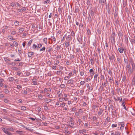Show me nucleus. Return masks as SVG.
Instances as JSON below:
<instances>
[{"mask_svg": "<svg viewBox=\"0 0 135 135\" xmlns=\"http://www.w3.org/2000/svg\"><path fill=\"white\" fill-rule=\"evenodd\" d=\"M115 33L114 31H113L112 34L110 37V39L111 41L112 40H113L114 42H115Z\"/></svg>", "mask_w": 135, "mask_h": 135, "instance_id": "nucleus-1", "label": "nucleus"}, {"mask_svg": "<svg viewBox=\"0 0 135 135\" xmlns=\"http://www.w3.org/2000/svg\"><path fill=\"white\" fill-rule=\"evenodd\" d=\"M99 111L98 112V115L99 116H100L102 114L104 110L102 108H99Z\"/></svg>", "mask_w": 135, "mask_h": 135, "instance_id": "nucleus-2", "label": "nucleus"}, {"mask_svg": "<svg viewBox=\"0 0 135 135\" xmlns=\"http://www.w3.org/2000/svg\"><path fill=\"white\" fill-rule=\"evenodd\" d=\"M69 126L70 127L72 128H74V127L73 126L74 125V123L73 122H69Z\"/></svg>", "mask_w": 135, "mask_h": 135, "instance_id": "nucleus-3", "label": "nucleus"}, {"mask_svg": "<svg viewBox=\"0 0 135 135\" xmlns=\"http://www.w3.org/2000/svg\"><path fill=\"white\" fill-rule=\"evenodd\" d=\"M99 2L102 6L104 5L105 3L106 4V0H100Z\"/></svg>", "mask_w": 135, "mask_h": 135, "instance_id": "nucleus-4", "label": "nucleus"}, {"mask_svg": "<svg viewBox=\"0 0 135 135\" xmlns=\"http://www.w3.org/2000/svg\"><path fill=\"white\" fill-rule=\"evenodd\" d=\"M37 80V79H36L35 78H34L32 80V83H33V85H36L38 84H37V82L36 81Z\"/></svg>", "mask_w": 135, "mask_h": 135, "instance_id": "nucleus-5", "label": "nucleus"}, {"mask_svg": "<svg viewBox=\"0 0 135 135\" xmlns=\"http://www.w3.org/2000/svg\"><path fill=\"white\" fill-rule=\"evenodd\" d=\"M109 59L110 61H112L115 58V56L113 54H112L110 56H109Z\"/></svg>", "mask_w": 135, "mask_h": 135, "instance_id": "nucleus-6", "label": "nucleus"}, {"mask_svg": "<svg viewBox=\"0 0 135 135\" xmlns=\"http://www.w3.org/2000/svg\"><path fill=\"white\" fill-rule=\"evenodd\" d=\"M66 39L67 41L70 42L71 40L72 37L70 35H69L66 37Z\"/></svg>", "mask_w": 135, "mask_h": 135, "instance_id": "nucleus-7", "label": "nucleus"}, {"mask_svg": "<svg viewBox=\"0 0 135 135\" xmlns=\"http://www.w3.org/2000/svg\"><path fill=\"white\" fill-rule=\"evenodd\" d=\"M73 81L74 80L73 79H70L68 81V84H70L71 85H74V84H73Z\"/></svg>", "mask_w": 135, "mask_h": 135, "instance_id": "nucleus-8", "label": "nucleus"}, {"mask_svg": "<svg viewBox=\"0 0 135 135\" xmlns=\"http://www.w3.org/2000/svg\"><path fill=\"white\" fill-rule=\"evenodd\" d=\"M118 50L119 52L122 54L123 53V51H124V50H126V49H122V48H119Z\"/></svg>", "mask_w": 135, "mask_h": 135, "instance_id": "nucleus-9", "label": "nucleus"}, {"mask_svg": "<svg viewBox=\"0 0 135 135\" xmlns=\"http://www.w3.org/2000/svg\"><path fill=\"white\" fill-rule=\"evenodd\" d=\"M51 100L50 99L45 98L44 99V100L47 103H49V102H51Z\"/></svg>", "mask_w": 135, "mask_h": 135, "instance_id": "nucleus-10", "label": "nucleus"}, {"mask_svg": "<svg viewBox=\"0 0 135 135\" xmlns=\"http://www.w3.org/2000/svg\"><path fill=\"white\" fill-rule=\"evenodd\" d=\"M89 72L91 74V76H93L95 74L94 71L93 69H91L89 70Z\"/></svg>", "mask_w": 135, "mask_h": 135, "instance_id": "nucleus-11", "label": "nucleus"}, {"mask_svg": "<svg viewBox=\"0 0 135 135\" xmlns=\"http://www.w3.org/2000/svg\"><path fill=\"white\" fill-rule=\"evenodd\" d=\"M44 42L46 45L47 44V38H45L43 40Z\"/></svg>", "mask_w": 135, "mask_h": 135, "instance_id": "nucleus-12", "label": "nucleus"}, {"mask_svg": "<svg viewBox=\"0 0 135 135\" xmlns=\"http://www.w3.org/2000/svg\"><path fill=\"white\" fill-rule=\"evenodd\" d=\"M34 53L33 52H28V55L29 57H30L31 56L33 55Z\"/></svg>", "mask_w": 135, "mask_h": 135, "instance_id": "nucleus-13", "label": "nucleus"}, {"mask_svg": "<svg viewBox=\"0 0 135 135\" xmlns=\"http://www.w3.org/2000/svg\"><path fill=\"white\" fill-rule=\"evenodd\" d=\"M29 118L32 120L33 121H34L35 120V119L37 120H40L41 121H42L41 120L39 119H36V118H32L30 117Z\"/></svg>", "mask_w": 135, "mask_h": 135, "instance_id": "nucleus-14", "label": "nucleus"}, {"mask_svg": "<svg viewBox=\"0 0 135 135\" xmlns=\"http://www.w3.org/2000/svg\"><path fill=\"white\" fill-rule=\"evenodd\" d=\"M128 73L129 75L131 74L133 72V71L131 70V68L128 69Z\"/></svg>", "mask_w": 135, "mask_h": 135, "instance_id": "nucleus-15", "label": "nucleus"}, {"mask_svg": "<svg viewBox=\"0 0 135 135\" xmlns=\"http://www.w3.org/2000/svg\"><path fill=\"white\" fill-rule=\"evenodd\" d=\"M124 60L125 62L126 63H128V60L127 56L126 57V58L124 57Z\"/></svg>", "mask_w": 135, "mask_h": 135, "instance_id": "nucleus-16", "label": "nucleus"}, {"mask_svg": "<svg viewBox=\"0 0 135 135\" xmlns=\"http://www.w3.org/2000/svg\"><path fill=\"white\" fill-rule=\"evenodd\" d=\"M98 76V74L96 73L95 74V75H94V79L96 81H97V77Z\"/></svg>", "mask_w": 135, "mask_h": 135, "instance_id": "nucleus-17", "label": "nucleus"}, {"mask_svg": "<svg viewBox=\"0 0 135 135\" xmlns=\"http://www.w3.org/2000/svg\"><path fill=\"white\" fill-rule=\"evenodd\" d=\"M32 40H30L28 42L27 44V46L28 47L30 46L32 42Z\"/></svg>", "mask_w": 135, "mask_h": 135, "instance_id": "nucleus-18", "label": "nucleus"}, {"mask_svg": "<svg viewBox=\"0 0 135 135\" xmlns=\"http://www.w3.org/2000/svg\"><path fill=\"white\" fill-rule=\"evenodd\" d=\"M70 42L66 41L65 43V45L66 47H68L70 45Z\"/></svg>", "mask_w": 135, "mask_h": 135, "instance_id": "nucleus-19", "label": "nucleus"}, {"mask_svg": "<svg viewBox=\"0 0 135 135\" xmlns=\"http://www.w3.org/2000/svg\"><path fill=\"white\" fill-rule=\"evenodd\" d=\"M90 15L91 16L93 17L94 16V13L93 10H91L90 12Z\"/></svg>", "mask_w": 135, "mask_h": 135, "instance_id": "nucleus-20", "label": "nucleus"}, {"mask_svg": "<svg viewBox=\"0 0 135 135\" xmlns=\"http://www.w3.org/2000/svg\"><path fill=\"white\" fill-rule=\"evenodd\" d=\"M62 72L60 71H57L56 72V74L58 75H60V74H61Z\"/></svg>", "mask_w": 135, "mask_h": 135, "instance_id": "nucleus-21", "label": "nucleus"}, {"mask_svg": "<svg viewBox=\"0 0 135 135\" xmlns=\"http://www.w3.org/2000/svg\"><path fill=\"white\" fill-rule=\"evenodd\" d=\"M98 107L96 105H95L92 104V107L94 109H96Z\"/></svg>", "mask_w": 135, "mask_h": 135, "instance_id": "nucleus-22", "label": "nucleus"}, {"mask_svg": "<svg viewBox=\"0 0 135 135\" xmlns=\"http://www.w3.org/2000/svg\"><path fill=\"white\" fill-rule=\"evenodd\" d=\"M8 64L9 65H12V66H15L16 65V63L15 62H11L10 63H9Z\"/></svg>", "mask_w": 135, "mask_h": 135, "instance_id": "nucleus-23", "label": "nucleus"}, {"mask_svg": "<svg viewBox=\"0 0 135 135\" xmlns=\"http://www.w3.org/2000/svg\"><path fill=\"white\" fill-rule=\"evenodd\" d=\"M78 41L81 44L83 41L82 37H79L78 38Z\"/></svg>", "mask_w": 135, "mask_h": 135, "instance_id": "nucleus-24", "label": "nucleus"}, {"mask_svg": "<svg viewBox=\"0 0 135 135\" xmlns=\"http://www.w3.org/2000/svg\"><path fill=\"white\" fill-rule=\"evenodd\" d=\"M100 79L102 80H104V75H103L102 74H101V75L100 76Z\"/></svg>", "mask_w": 135, "mask_h": 135, "instance_id": "nucleus-25", "label": "nucleus"}, {"mask_svg": "<svg viewBox=\"0 0 135 135\" xmlns=\"http://www.w3.org/2000/svg\"><path fill=\"white\" fill-rule=\"evenodd\" d=\"M26 108L25 106H23L21 107V109L23 110H26Z\"/></svg>", "mask_w": 135, "mask_h": 135, "instance_id": "nucleus-26", "label": "nucleus"}, {"mask_svg": "<svg viewBox=\"0 0 135 135\" xmlns=\"http://www.w3.org/2000/svg\"><path fill=\"white\" fill-rule=\"evenodd\" d=\"M24 31V29L22 28H20L19 30V32L21 33Z\"/></svg>", "mask_w": 135, "mask_h": 135, "instance_id": "nucleus-27", "label": "nucleus"}, {"mask_svg": "<svg viewBox=\"0 0 135 135\" xmlns=\"http://www.w3.org/2000/svg\"><path fill=\"white\" fill-rule=\"evenodd\" d=\"M14 23L15 26H16L19 25V22L17 21H16Z\"/></svg>", "mask_w": 135, "mask_h": 135, "instance_id": "nucleus-28", "label": "nucleus"}, {"mask_svg": "<svg viewBox=\"0 0 135 135\" xmlns=\"http://www.w3.org/2000/svg\"><path fill=\"white\" fill-rule=\"evenodd\" d=\"M13 44L16 47L18 46V43L16 41H14L13 42Z\"/></svg>", "mask_w": 135, "mask_h": 135, "instance_id": "nucleus-29", "label": "nucleus"}, {"mask_svg": "<svg viewBox=\"0 0 135 135\" xmlns=\"http://www.w3.org/2000/svg\"><path fill=\"white\" fill-rule=\"evenodd\" d=\"M52 48L50 47H49L48 48V49L46 51H47L48 52H50V51H52Z\"/></svg>", "mask_w": 135, "mask_h": 135, "instance_id": "nucleus-30", "label": "nucleus"}, {"mask_svg": "<svg viewBox=\"0 0 135 135\" xmlns=\"http://www.w3.org/2000/svg\"><path fill=\"white\" fill-rule=\"evenodd\" d=\"M132 83L134 85H135V77H134L132 80Z\"/></svg>", "mask_w": 135, "mask_h": 135, "instance_id": "nucleus-31", "label": "nucleus"}, {"mask_svg": "<svg viewBox=\"0 0 135 135\" xmlns=\"http://www.w3.org/2000/svg\"><path fill=\"white\" fill-rule=\"evenodd\" d=\"M79 9L77 7H76L75 8V13H77L79 12Z\"/></svg>", "mask_w": 135, "mask_h": 135, "instance_id": "nucleus-32", "label": "nucleus"}, {"mask_svg": "<svg viewBox=\"0 0 135 135\" xmlns=\"http://www.w3.org/2000/svg\"><path fill=\"white\" fill-rule=\"evenodd\" d=\"M25 127L26 128V130H28L31 132H33V129H29V128H27V127Z\"/></svg>", "mask_w": 135, "mask_h": 135, "instance_id": "nucleus-33", "label": "nucleus"}, {"mask_svg": "<svg viewBox=\"0 0 135 135\" xmlns=\"http://www.w3.org/2000/svg\"><path fill=\"white\" fill-rule=\"evenodd\" d=\"M122 105L124 107V108L125 109L127 110V109L125 105V104L124 103V102L123 101V102H122Z\"/></svg>", "mask_w": 135, "mask_h": 135, "instance_id": "nucleus-34", "label": "nucleus"}, {"mask_svg": "<svg viewBox=\"0 0 135 135\" xmlns=\"http://www.w3.org/2000/svg\"><path fill=\"white\" fill-rule=\"evenodd\" d=\"M61 88H64L65 87V86L64 84H61L60 85Z\"/></svg>", "mask_w": 135, "mask_h": 135, "instance_id": "nucleus-35", "label": "nucleus"}, {"mask_svg": "<svg viewBox=\"0 0 135 135\" xmlns=\"http://www.w3.org/2000/svg\"><path fill=\"white\" fill-rule=\"evenodd\" d=\"M6 133H5L6 134H7L8 135H12V134L10 132H9L7 130V131L5 132Z\"/></svg>", "mask_w": 135, "mask_h": 135, "instance_id": "nucleus-36", "label": "nucleus"}, {"mask_svg": "<svg viewBox=\"0 0 135 135\" xmlns=\"http://www.w3.org/2000/svg\"><path fill=\"white\" fill-rule=\"evenodd\" d=\"M9 80V81H12L14 80V78L13 77H10L8 78Z\"/></svg>", "mask_w": 135, "mask_h": 135, "instance_id": "nucleus-37", "label": "nucleus"}, {"mask_svg": "<svg viewBox=\"0 0 135 135\" xmlns=\"http://www.w3.org/2000/svg\"><path fill=\"white\" fill-rule=\"evenodd\" d=\"M71 35L73 37L75 36V33L74 32V31H72L71 33Z\"/></svg>", "mask_w": 135, "mask_h": 135, "instance_id": "nucleus-38", "label": "nucleus"}, {"mask_svg": "<svg viewBox=\"0 0 135 135\" xmlns=\"http://www.w3.org/2000/svg\"><path fill=\"white\" fill-rule=\"evenodd\" d=\"M130 41L133 44V43L135 44V40L134 39H131L130 40Z\"/></svg>", "mask_w": 135, "mask_h": 135, "instance_id": "nucleus-39", "label": "nucleus"}, {"mask_svg": "<svg viewBox=\"0 0 135 135\" xmlns=\"http://www.w3.org/2000/svg\"><path fill=\"white\" fill-rule=\"evenodd\" d=\"M125 40L127 43V44L128 43V38L126 36H125Z\"/></svg>", "mask_w": 135, "mask_h": 135, "instance_id": "nucleus-40", "label": "nucleus"}, {"mask_svg": "<svg viewBox=\"0 0 135 135\" xmlns=\"http://www.w3.org/2000/svg\"><path fill=\"white\" fill-rule=\"evenodd\" d=\"M46 95L48 97H49L50 98H52V95H51V97H50V94L49 93H47Z\"/></svg>", "mask_w": 135, "mask_h": 135, "instance_id": "nucleus-41", "label": "nucleus"}, {"mask_svg": "<svg viewBox=\"0 0 135 135\" xmlns=\"http://www.w3.org/2000/svg\"><path fill=\"white\" fill-rule=\"evenodd\" d=\"M4 102L5 103H7L9 102V101L7 99H5L4 100Z\"/></svg>", "mask_w": 135, "mask_h": 135, "instance_id": "nucleus-42", "label": "nucleus"}, {"mask_svg": "<svg viewBox=\"0 0 135 135\" xmlns=\"http://www.w3.org/2000/svg\"><path fill=\"white\" fill-rule=\"evenodd\" d=\"M37 47V45H35V44H34L33 45V46H32V48L33 49H35Z\"/></svg>", "mask_w": 135, "mask_h": 135, "instance_id": "nucleus-43", "label": "nucleus"}, {"mask_svg": "<svg viewBox=\"0 0 135 135\" xmlns=\"http://www.w3.org/2000/svg\"><path fill=\"white\" fill-rule=\"evenodd\" d=\"M23 94H27V91L26 90H25L24 91H23Z\"/></svg>", "mask_w": 135, "mask_h": 135, "instance_id": "nucleus-44", "label": "nucleus"}, {"mask_svg": "<svg viewBox=\"0 0 135 135\" xmlns=\"http://www.w3.org/2000/svg\"><path fill=\"white\" fill-rule=\"evenodd\" d=\"M9 91L7 89H5L4 90V93L6 94H8V93H9Z\"/></svg>", "mask_w": 135, "mask_h": 135, "instance_id": "nucleus-45", "label": "nucleus"}, {"mask_svg": "<svg viewBox=\"0 0 135 135\" xmlns=\"http://www.w3.org/2000/svg\"><path fill=\"white\" fill-rule=\"evenodd\" d=\"M70 78V77H69L68 76H66L64 78V79L65 80H67L69 79Z\"/></svg>", "mask_w": 135, "mask_h": 135, "instance_id": "nucleus-46", "label": "nucleus"}, {"mask_svg": "<svg viewBox=\"0 0 135 135\" xmlns=\"http://www.w3.org/2000/svg\"><path fill=\"white\" fill-rule=\"evenodd\" d=\"M21 9L22 11L24 12H26V8L25 7H23L22 8H21Z\"/></svg>", "mask_w": 135, "mask_h": 135, "instance_id": "nucleus-47", "label": "nucleus"}, {"mask_svg": "<svg viewBox=\"0 0 135 135\" xmlns=\"http://www.w3.org/2000/svg\"><path fill=\"white\" fill-rule=\"evenodd\" d=\"M38 97L40 99H41L43 97V96L42 95H41V94L40 95H38Z\"/></svg>", "mask_w": 135, "mask_h": 135, "instance_id": "nucleus-48", "label": "nucleus"}, {"mask_svg": "<svg viewBox=\"0 0 135 135\" xmlns=\"http://www.w3.org/2000/svg\"><path fill=\"white\" fill-rule=\"evenodd\" d=\"M126 76H123V80L125 81L126 80Z\"/></svg>", "mask_w": 135, "mask_h": 135, "instance_id": "nucleus-49", "label": "nucleus"}, {"mask_svg": "<svg viewBox=\"0 0 135 135\" xmlns=\"http://www.w3.org/2000/svg\"><path fill=\"white\" fill-rule=\"evenodd\" d=\"M108 73L110 75V76L112 75V72L111 71V70L109 69L108 70Z\"/></svg>", "mask_w": 135, "mask_h": 135, "instance_id": "nucleus-50", "label": "nucleus"}, {"mask_svg": "<svg viewBox=\"0 0 135 135\" xmlns=\"http://www.w3.org/2000/svg\"><path fill=\"white\" fill-rule=\"evenodd\" d=\"M51 38H52L51 40H53L54 41H56V39L54 37L51 36Z\"/></svg>", "mask_w": 135, "mask_h": 135, "instance_id": "nucleus-51", "label": "nucleus"}, {"mask_svg": "<svg viewBox=\"0 0 135 135\" xmlns=\"http://www.w3.org/2000/svg\"><path fill=\"white\" fill-rule=\"evenodd\" d=\"M97 118H98L96 116H94L93 118V119L95 121H97Z\"/></svg>", "mask_w": 135, "mask_h": 135, "instance_id": "nucleus-52", "label": "nucleus"}, {"mask_svg": "<svg viewBox=\"0 0 135 135\" xmlns=\"http://www.w3.org/2000/svg\"><path fill=\"white\" fill-rule=\"evenodd\" d=\"M85 83V82L84 81H81L80 83V85H84Z\"/></svg>", "mask_w": 135, "mask_h": 135, "instance_id": "nucleus-53", "label": "nucleus"}, {"mask_svg": "<svg viewBox=\"0 0 135 135\" xmlns=\"http://www.w3.org/2000/svg\"><path fill=\"white\" fill-rule=\"evenodd\" d=\"M117 60L119 62V63H120V64L121 63V62L120 61V60L119 58V57L117 58Z\"/></svg>", "mask_w": 135, "mask_h": 135, "instance_id": "nucleus-54", "label": "nucleus"}, {"mask_svg": "<svg viewBox=\"0 0 135 135\" xmlns=\"http://www.w3.org/2000/svg\"><path fill=\"white\" fill-rule=\"evenodd\" d=\"M42 45V44H38V46H37V48H39L40 47H41Z\"/></svg>", "mask_w": 135, "mask_h": 135, "instance_id": "nucleus-55", "label": "nucleus"}, {"mask_svg": "<svg viewBox=\"0 0 135 135\" xmlns=\"http://www.w3.org/2000/svg\"><path fill=\"white\" fill-rule=\"evenodd\" d=\"M109 108H109H110L112 109L113 110V108H114V107L112 105H110L109 106V107L108 108Z\"/></svg>", "mask_w": 135, "mask_h": 135, "instance_id": "nucleus-56", "label": "nucleus"}, {"mask_svg": "<svg viewBox=\"0 0 135 135\" xmlns=\"http://www.w3.org/2000/svg\"><path fill=\"white\" fill-rule=\"evenodd\" d=\"M8 37L9 39H12V40H15V39L13 38L12 37V36H8Z\"/></svg>", "mask_w": 135, "mask_h": 135, "instance_id": "nucleus-57", "label": "nucleus"}, {"mask_svg": "<svg viewBox=\"0 0 135 135\" xmlns=\"http://www.w3.org/2000/svg\"><path fill=\"white\" fill-rule=\"evenodd\" d=\"M16 132L18 134H21L22 133V132L21 131H16Z\"/></svg>", "mask_w": 135, "mask_h": 135, "instance_id": "nucleus-58", "label": "nucleus"}, {"mask_svg": "<svg viewBox=\"0 0 135 135\" xmlns=\"http://www.w3.org/2000/svg\"><path fill=\"white\" fill-rule=\"evenodd\" d=\"M110 118L109 117H107L106 119V120L107 121V122H109L110 121Z\"/></svg>", "mask_w": 135, "mask_h": 135, "instance_id": "nucleus-59", "label": "nucleus"}, {"mask_svg": "<svg viewBox=\"0 0 135 135\" xmlns=\"http://www.w3.org/2000/svg\"><path fill=\"white\" fill-rule=\"evenodd\" d=\"M15 5V4L14 3L12 2L11 3V5L12 7H14V6Z\"/></svg>", "mask_w": 135, "mask_h": 135, "instance_id": "nucleus-60", "label": "nucleus"}, {"mask_svg": "<svg viewBox=\"0 0 135 135\" xmlns=\"http://www.w3.org/2000/svg\"><path fill=\"white\" fill-rule=\"evenodd\" d=\"M124 124H122L121 126L120 127V129H122L123 128H124Z\"/></svg>", "mask_w": 135, "mask_h": 135, "instance_id": "nucleus-61", "label": "nucleus"}, {"mask_svg": "<svg viewBox=\"0 0 135 135\" xmlns=\"http://www.w3.org/2000/svg\"><path fill=\"white\" fill-rule=\"evenodd\" d=\"M59 64V61L58 60H57L56 61V62H55V65H57L58 64Z\"/></svg>", "mask_w": 135, "mask_h": 135, "instance_id": "nucleus-62", "label": "nucleus"}, {"mask_svg": "<svg viewBox=\"0 0 135 135\" xmlns=\"http://www.w3.org/2000/svg\"><path fill=\"white\" fill-rule=\"evenodd\" d=\"M22 88L21 86L20 85H18L17 86V88L18 89L21 88Z\"/></svg>", "mask_w": 135, "mask_h": 135, "instance_id": "nucleus-63", "label": "nucleus"}, {"mask_svg": "<svg viewBox=\"0 0 135 135\" xmlns=\"http://www.w3.org/2000/svg\"><path fill=\"white\" fill-rule=\"evenodd\" d=\"M16 31H12L11 32V34L12 35H14L16 33Z\"/></svg>", "mask_w": 135, "mask_h": 135, "instance_id": "nucleus-64", "label": "nucleus"}]
</instances>
